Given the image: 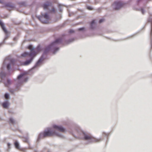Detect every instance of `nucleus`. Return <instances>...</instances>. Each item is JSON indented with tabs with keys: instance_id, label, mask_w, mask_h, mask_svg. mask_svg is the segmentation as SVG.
Returning a JSON list of instances; mask_svg holds the SVG:
<instances>
[{
	"instance_id": "obj_1",
	"label": "nucleus",
	"mask_w": 152,
	"mask_h": 152,
	"mask_svg": "<svg viewBox=\"0 0 152 152\" xmlns=\"http://www.w3.org/2000/svg\"><path fill=\"white\" fill-rule=\"evenodd\" d=\"M28 48L31 50L30 53H28L25 52L21 55V56L23 57L29 56L31 58L29 60H27L23 63V65H24L29 64L32 61L33 57L41 50V47L39 45H38L36 48L34 49L33 48L32 45H30L28 46Z\"/></svg>"
},
{
	"instance_id": "obj_29",
	"label": "nucleus",
	"mask_w": 152,
	"mask_h": 152,
	"mask_svg": "<svg viewBox=\"0 0 152 152\" xmlns=\"http://www.w3.org/2000/svg\"><path fill=\"white\" fill-rule=\"evenodd\" d=\"M58 48H56V50H58Z\"/></svg>"
},
{
	"instance_id": "obj_13",
	"label": "nucleus",
	"mask_w": 152,
	"mask_h": 152,
	"mask_svg": "<svg viewBox=\"0 0 152 152\" xmlns=\"http://www.w3.org/2000/svg\"><path fill=\"white\" fill-rule=\"evenodd\" d=\"M4 83L5 86L8 87L11 84V81L10 80H7Z\"/></svg>"
},
{
	"instance_id": "obj_28",
	"label": "nucleus",
	"mask_w": 152,
	"mask_h": 152,
	"mask_svg": "<svg viewBox=\"0 0 152 152\" xmlns=\"http://www.w3.org/2000/svg\"><path fill=\"white\" fill-rule=\"evenodd\" d=\"M10 144H9V143H8V146H10Z\"/></svg>"
},
{
	"instance_id": "obj_2",
	"label": "nucleus",
	"mask_w": 152,
	"mask_h": 152,
	"mask_svg": "<svg viewBox=\"0 0 152 152\" xmlns=\"http://www.w3.org/2000/svg\"><path fill=\"white\" fill-rule=\"evenodd\" d=\"M54 135H58L54 130L49 129L47 131L44 132L43 133L41 134L40 136L42 135L43 137H51Z\"/></svg>"
},
{
	"instance_id": "obj_12",
	"label": "nucleus",
	"mask_w": 152,
	"mask_h": 152,
	"mask_svg": "<svg viewBox=\"0 0 152 152\" xmlns=\"http://www.w3.org/2000/svg\"><path fill=\"white\" fill-rule=\"evenodd\" d=\"M51 4L50 3L48 2L47 4H44L43 5V7L44 9H47L48 8V6L51 5Z\"/></svg>"
},
{
	"instance_id": "obj_20",
	"label": "nucleus",
	"mask_w": 152,
	"mask_h": 152,
	"mask_svg": "<svg viewBox=\"0 0 152 152\" xmlns=\"http://www.w3.org/2000/svg\"><path fill=\"white\" fill-rule=\"evenodd\" d=\"M104 19H102L99 20V23H101L103 22L104 21Z\"/></svg>"
},
{
	"instance_id": "obj_8",
	"label": "nucleus",
	"mask_w": 152,
	"mask_h": 152,
	"mask_svg": "<svg viewBox=\"0 0 152 152\" xmlns=\"http://www.w3.org/2000/svg\"><path fill=\"white\" fill-rule=\"evenodd\" d=\"M18 80L21 79L22 82H26L27 80L23 74H21L18 76Z\"/></svg>"
},
{
	"instance_id": "obj_7",
	"label": "nucleus",
	"mask_w": 152,
	"mask_h": 152,
	"mask_svg": "<svg viewBox=\"0 0 152 152\" xmlns=\"http://www.w3.org/2000/svg\"><path fill=\"white\" fill-rule=\"evenodd\" d=\"M53 127L54 129L61 132H64L65 131V129L61 126L55 125H53Z\"/></svg>"
},
{
	"instance_id": "obj_23",
	"label": "nucleus",
	"mask_w": 152,
	"mask_h": 152,
	"mask_svg": "<svg viewBox=\"0 0 152 152\" xmlns=\"http://www.w3.org/2000/svg\"><path fill=\"white\" fill-rule=\"evenodd\" d=\"M9 91L12 93H13L14 92V91H12L11 89H9Z\"/></svg>"
},
{
	"instance_id": "obj_4",
	"label": "nucleus",
	"mask_w": 152,
	"mask_h": 152,
	"mask_svg": "<svg viewBox=\"0 0 152 152\" xmlns=\"http://www.w3.org/2000/svg\"><path fill=\"white\" fill-rule=\"evenodd\" d=\"M49 17L47 13H45L44 15H42L39 18V19L43 23L47 24L49 23Z\"/></svg>"
},
{
	"instance_id": "obj_25",
	"label": "nucleus",
	"mask_w": 152,
	"mask_h": 152,
	"mask_svg": "<svg viewBox=\"0 0 152 152\" xmlns=\"http://www.w3.org/2000/svg\"><path fill=\"white\" fill-rule=\"evenodd\" d=\"M151 48H152V40L151 41Z\"/></svg>"
},
{
	"instance_id": "obj_19",
	"label": "nucleus",
	"mask_w": 152,
	"mask_h": 152,
	"mask_svg": "<svg viewBox=\"0 0 152 152\" xmlns=\"http://www.w3.org/2000/svg\"><path fill=\"white\" fill-rule=\"evenodd\" d=\"M41 60L40 59H39L36 64L37 65H39V64L41 63Z\"/></svg>"
},
{
	"instance_id": "obj_22",
	"label": "nucleus",
	"mask_w": 152,
	"mask_h": 152,
	"mask_svg": "<svg viewBox=\"0 0 152 152\" xmlns=\"http://www.w3.org/2000/svg\"><path fill=\"white\" fill-rule=\"evenodd\" d=\"M151 36H152V24H151Z\"/></svg>"
},
{
	"instance_id": "obj_5",
	"label": "nucleus",
	"mask_w": 152,
	"mask_h": 152,
	"mask_svg": "<svg viewBox=\"0 0 152 152\" xmlns=\"http://www.w3.org/2000/svg\"><path fill=\"white\" fill-rule=\"evenodd\" d=\"M84 139L86 140H90L91 142H96L98 141L97 139L95 138L90 134H85L84 137Z\"/></svg>"
},
{
	"instance_id": "obj_6",
	"label": "nucleus",
	"mask_w": 152,
	"mask_h": 152,
	"mask_svg": "<svg viewBox=\"0 0 152 152\" xmlns=\"http://www.w3.org/2000/svg\"><path fill=\"white\" fill-rule=\"evenodd\" d=\"M115 10H118L122 6L123 4L121 1L115 2L113 4Z\"/></svg>"
},
{
	"instance_id": "obj_11",
	"label": "nucleus",
	"mask_w": 152,
	"mask_h": 152,
	"mask_svg": "<svg viewBox=\"0 0 152 152\" xmlns=\"http://www.w3.org/2000/svg\"><path fill=\"white\" fill-rule=\"evenodd\" d=\"M0 25L4 31L6 33H7V31L5 28L4 24L1 21H0Z\"/></svg>"
},
{
	"instance_id": "obj_26",
	"label": "nucleus",
	"mask_w": 152,
	"mask_h": 152,
	"mask_svg": "<svg viewBox=\"0 0 152 152\" xmlns=\"http://www.w3.org/2000/svg\"><path fill=\"white\" fill-rule=\"evenodd\" d=\"M83 29V28H81L79 29V30H81Z\"/></svg>"
},
{
	"instance_id": "obj_17",
	"label": "nucleus",
	"mask_w": 152,
	"mask_h": 152,
	"mask_svg": "<svg viewBox=\"0 0 152 152\" xmlns=\"http://www.w3.org/2000/svg\"><path fill=\"white\" fill-rule=\"evenodd\" d=\"M95 24V20H93L91 23V27L92 28H93V27H93V26L94 25V24Z\"/></svg>"
},
{
	"instance_id": "obj_21",
	"label": "nucleus",
	"mask_w": 152,
	"mask_h": 152,
	"mask_svg": "<svg viewBox=\"0 0 152 152\" xmlns=\"http://www.w3.org/2000/svg\"><path fill=\"white\" fill-rule=\"evenodd\" d=\"M141 12H142V13L143 14H144V13H145V11H144V10L142 9L141 10Z\"/></svg>"
},
{
	"instance_id": "obj_30",
	"label": "nucleus",
	"mask_w": 152,
	"mask_h": 152,
	"mask_svg": "<svg viewBox=\"0 0 152 152\" xmlns=\"http://www.w3.org/2000/svg\"><path fill=\"white\" fill-rule=\"evenodd\" d=\"M6 60H7V59H6L5 60L4 62L5 61H6Z\"/></svg>"
},
{
	"instance_id": "obj_10",
	"label": "nucleus",
	"mask_w": 152,
	"mask_h": 152,
	"mask_svg": "<svg viewBox=\"0 0 152 152\" xmlns=\"http://www.w3.org/2000/svg\"><path fill=\"white\" fill-rule=\"evenodd\" d=\"M9 105V103L8 101L5 102L3 103L2 104V106L3 108H7Z\"/></svg>"
},
{
	"instance_id": "obj_24",
	"label": "nucleus",
	"mask_w": 152,
	"mask_h": 152,
	"mask_svg": "<svg viewBox=\"0 0 152 152\" xmlns=\"http://www.w3.org/2000/svg\"><path fill=\"white\" fill-rule=\"evenodd\" d=\"M3 3V0H0V3L2 4Z\"/></svg>"
},
{
	"instance_id": "obj_27",
	"label": "nucleus",
	"mask_w": 152,
	"mask_h": 152,
	"mask_svg": "<svg viewBox=\"0 0 152 152\" xmlns=\"http://www.w3.org/2000/svg\"><path fill=\"white\" fill-rule=\"evenodd\" d=\"M88 8L89 10H91V8L90 7H88Z\"/></svg>"
},
{
	"instance_id": "obj_14",
	"label": "nucleus",
	"mask_w": 152,
	"mask_h": 152,
	"mask_svg": "<svg viewBox=\"0 0 152 152\" xmlns=\"http://www.w3.org/2000/svg\"><path fill=\"white\" fill-rule=\"evenodd\" d=\"M14 144H15V147L16 148L18 149H20L19 144L18 142H15Z\"/></svg>"
},
{
	"instance_id": "obj_15",
	"label": "nucleus",
	"mask_w": 152,
	"mask_h": 152,
	"mask_svg": "<svg viewBox=\"0 0 152 152\" xmlns=\"http://www.w3.org/2000/svg\"><path fill=\"white\" fill-rule=\"evenodd\" d=\"M9 122L12 124H13L15 123V121L12 118H10L9 119Z\"/></svg>"
},
{
	"instance_id": "obj_18",
	"label": "nucleus",
	"mask_w": 152,
	"mask_h": 152,
	"mask_svg": "<svg viewBox=\"0 0 152 152\" xmlns=\"http://www.w3.org/2000/svg\"><path fill=\"white\" fill-rule=\"evenodd\" d=\"M4 96L6 99H8L9 98V95L8 94L6 93L5 94Z\"/></svg>"
},
{
	"instance_id": "obj_9",
	"label": "nucleus",
	"mask_w": 152,
	"mask_h": 152,
	"mask_svg": "<svg viewBox=\"0 0 152 152\" xmlns=\"http://www.w3.org/2000/svg\"><path fill=\"white\" fill-rule=\"evenodd\" d=\"M15 61L13 60H11L10 63L8 64L7 66V69L8 70H9L11 66H14Z\"/></svg>"
},
{
	"instance_id": "obj_16",
	"label": "nucleus",
	"mask_w": 152,
	"mask_h": 152,
	"mask_svg": "<svg viewBox=\"0 0 152 152\" xmlns=\"http://www.w3.org/2000/svg\"><path fill=\"white\" fill-rule=\"evenodd\" d=\"M6 6L7 7H10V8L12 9L14 8V6L12 5V4H7L6 5Z\"/></svg>"
},
{
	"instance_id": "obj_3",
	"label": "nucleus",
	"mask_w": 152,
	"mask_h": 152,
	"mask_svg": "<svg viewBox=\"0 0 152 152\" xmlns=\"http://www.w3.org/2000/svg\"><path fill=\"white\" fill-rule=\"evenodd\" d=\"M62 42V39L61 38H58L56 40L55 42L52 43L50 45L46 47L44 51L45 53L50 50L54 48L56 44L60 43Z\"/></svg>"
}]
</instances>
